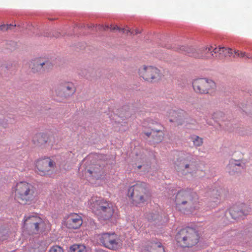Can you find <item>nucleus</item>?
<instances>
[{
	"instance_id": "6ab92c4d",
	"label": "nucleus",
	"mask_w": 252,
	"mask_h": 252,
	"mask_svg": "<svg viewBox=\"0 0 252 252\" xmlns=\"http://www.w3.org/2000/svg\"><path fill=\"white\" fill-rule=\"evenodd\" d=\"M158 125L160 127V128H152V138L153 141L157 143L161 142L164 136V127L160 124Z\"/></svg>"
},
{
	"instance_id": "f03ea898",
	"label": "nucleus",
	"mask_w": 252,
	"mask_h": 252,
	"mask_svg": "<svg viewBox=\"0 0 252 252\" xmlns=\"http://www.w3.org/2000/svg\"><path fill=\"white\" fill-rule=\"evenodd\" d=\"M176 240L182 247H191L199 241L198 232L195 229L187 227L181 229L176 235Z\"/></svg>"
},
{
	"instance_id": "9d476101",
	"label": "nucleus",
	"mask_w": 252,
	"mask_h": 252,
	"mask_svg": "<svg viewBox=\"0 0 252 252\" xmlns=\"http://www.w3.org/2000/svg\"><path fill=\"white\" fill-rule=\"evenodd\" d=\"M103 245L112 250H116L121 247V244L117 234L115 233H103L99 238Z\"/></svg>"
},
{
	"instance_id": "423d86ee",
	"label": "nucleus",
	"mask_w": 252,
	"mask_h": 252,
	"mask_svg": "<svg viewBox=\"0 0 252 252\" xmlns=\"http://www.w3.org/2000/svg\"><path fill=\"white\" fill-rule=\"evenodd\" d=\"M138 74L144 80L151 83L158 81L162 77L161 71L153 65H142L138 69Z\"/></svg>"
},
{
	"instance_id": "412c9836",
	"label": "nucleus",
	"mask_w": 252,
	"mask_h": 252,
	"mask_svg": "<svg viewBox=\"0 0 252 252\" xmlns=\"http://www.w3.org/2000/svg\"><path fill=\"white\" fill-rule=\"evenodd\" d=\"M175 209L185 215H190L195 213L197 209L194 206H175Z\"/></svg>"
},
{
	"instance_id": "f3484780",
	"label": "nucleus",
	"mask_w": 252,
	"mask_h": 252,
	"mask_svg": "<svg viewBox=\"0 0 252 252\" xmlns=\"http://www.w3.org/2000/svg\"><path fill=\"white\" fill-rule=\"evenodd\" d=\"M145 252H164V249L162 244L155 239L150 242L145 250Z\"/></svg>"
},
{
	"instance_id": "4468645a",
	"label": "nucleus",
	"mask_w": 252,
	"mask_h": 252,
	"mask_svg": "<svg viewBox=\"0 0 252 252\" xmlns=\"http://www.w3.org/2000/svg\"><path fill=\"white\" fill-rule=\"evenodd\" d=\"M185 112L181 111H176L173 109H169L166 112V115L169 119V121L175 123L178 126L182 125L184 122Z\"/></svg>"
},
{
	"instance_id": "393cba45",
	"label": "nucleus",
	"mask_w": 252,
	"mask_h": 252,
	"mask_svg": "<svg viewBox=\"0 0 252 252\" xmlns=\"http://www.w3.org/2000/svg\"><path fill=\"white\" fill-rule=\"evenodd\" d=\"M69 252H86V247L83 245L74 244L70 247Z\"/></svg>"
},
{
	"instance_id": "a878e982",
	"label": "nucleus",
	"mask_w": 252,
	"mask_h": 252,
	"mask_svg": "<svg viewBox=\"0 0 252 252\" xmlns=\"http://www.w3.org/2000/svg\"><path fill=\"white\" fill-rule=\"evenodd\" d=\"M9 236V231L4 226H0V241L6 240Z\"/></svg>"
},
{
	"instance_id": "c85d7f7f",
	"label": "nucleus",
	"mask_w": 252,
	"mask_h": 252,
	"mask_svg": "<svg viewBox=\"0 0 252 252\" xmlns=\"http://www.w3.org/2000/svg\"><path fill=\"white\" fill-rule=\"evenodd\" d=\"M49 252H63V250L61 247L56 245L51 248Z\"/></svg>"
},
{
	"instance_id": "72a5a7b5",
	"label": "nucleus",
	"mask_w": 252,
	"mask_h": 252,
	"mask_svg": "<svg viewBox=\"0 0 252 252\" xmlns=\"http://www.w3.org/2000/svg\"><path fill=\"white\" fill-rule=\"evenodd\" d=\"M144 134L148 137H149L151 136L152 137V130L150 132H144Z\"/></svg>"
},
{
	"instance_id": "bb28decb",
	"label": "nucleus",
	"mask_w": 252,
	"mask_h": 252,
	"mask_svg": "<svg viewBox=\"0 0 252 252\" xmlns=\"http://www.w3.org/2000/svg\"><path fill=\"white\" fill-rule=\"evenodd\" d=\"M190 139L193 142V144L195 147L201 146L203 143V139L202 138L195 135H193L190 137Z\"/></svg>"
},
{
	"instance_id": "aec40b11",
	"label": "nucleus",
	"mask_w": 252,
	"mask_h": 252,
	"mask_svg": "<svg viewBox=\"0 0 252 252\" xmlns=\"http://www.w3.org/2000/svg\"><path fill=\"white\" fill-rule=\"evenodd\" d=\"M98 210L100 211V214L104 220H109L110 219L114 213V209L110 206H99Z\"/></svg>"
},
{
	"instance_id": "b1692460",
	"label": "nucleus",
	"mask_w": 252,
	"mask_h": 252,
	"mask_svg": "<svg viewBox=\"0 0 252 252\" xmlns=\"http://www.w3.org/2000/svg\"><path fill=\"white\" fill-rule=\"evenodd\" d=\"M146 218L149 221L154 222L156 223L159 222L161 219V217L159 215V213L157 212L147 214Z\"/></svg>"
},
{
	"instance_id": "9b49d317",
	"label": "nucleus",
	"mask_w": 252,
	"mask_h": 252,
	"mask_svg": "<svg viewBox=\"0 0 252 252\" xmlns=\"http://www.w3.org/2000/svg\"><path fill=\"white\" fill-rule=\"evenodd\" d=\"M43 225L42 220L36 216H29L24 222L23 227L29 233L36 234L39 230L40 226Z\"/></svg>"
},
{
	"instance_id": "dca6fc26",
	"label": "nucleus",
	"mask_w": 252,
	"mask_h": 252,
	"mask_svg": "<svg viewBox=\"0 0 252 252\" xmlns=\"http://www.w3.org/2000/svg\"><path fill=\"white\" fill-rule=\"evenodd\" d=\"M246 206H232L229 209V212L232 218L236 220L243 216L247 215L249 211L243 208Z\"/></svg>"
},
{
	"instance_id": "7ed1b4c3",
	"label": "nucleus",
	"mask_w": 252,
	"mask_h": 252,
	"mask_svg": "<svg viewBox=\"0 0 252 252\" xmlns=\"http://www.w3.org/2000/svg\"><path fill=\"white\" fill-rule=\"evenodd\" d=\"M127 195L133 203H144L149 198L147 187L146 183L138 182L130 186L127 191Z\"/></svg>"
},
{
	"instance_id": "7c9ffc66",
	"label": "nucleus",
	"mask_w": 252,
	"mask_h": 252,
	"mask_svg": "<svg viewBox=\"0 0 252 252\" xmlns=\"http://www.w3.org/2000/svg\"><path fill=\"white\" fill-rule=\"evenodd\" d=\"M12 26H13L11 24L6 25H2L0 26V29L1 30H7L8 29H10L11 27H12Z\"/></svg>"
},
{
	"instance_id": "c9c22d12",
	"label": "nucleus",
	"mask_w": 252,
	"mask_h": 252,
	"mask_svg": "<svg viewBox=\"0 0 252 252\" xmlns=\"http://www.w3.org/2000/svg\"><path fill=\"white\" fill-rule=\"evenodd\" d=\"M98 28H99V29H101V28L104 29L103 26H100V25H99V26H98Z\"/></svg>"
},
{
	"instance_id": "2f4dec72",
	"label": "nucleus",
	"mask_w": 252,
	"mask_h": 252,
	"mask_svg": "<svg viewBox=\"0 0 252 252\" xmlns=\"http://www.w3.org/2000/svg\"><path fill=\"white\" fill-rule=\"evenodd\" d=\"M90 203L91 204H94V205H100V203H102L100 201L96 200L95 198H93Z\"/></svg>"
},
{
	"instance_id": "4be33fe9",
	"label": "nucleus",
	"mask_w": 252,
	"mask_h": 252,
	"mask_svg": "<svg viewBox=\"0 0 252 252\" xmlns=\"http://www.w3.org/2000/svg\"><path fill=\"white\" fill-rule=\"evenodd\" d=\"M111 31H115L116 30H118L119 32H121L123 33H125L127 34L129 33L130 34H137L138 33H141V31L138 29L131 30L128 28H120L117 26H115L114 27H112L111 26L110 28Z\"/></svg>"
},
{
	"instance_id": "c756f323",
	"label": "nucleus",
	"mask_w": 252,
	"mask_h": 252,
	"mask_svg": "<svg viewBox=\"0 0 252 252\" xmlns=\"http://www.w3.org/2000/svg\"><path fill=\"white\" fill-rule=\"evenodd\" d=\"M235 54L237 55L238 57H246L247 59H250L252 58L250 55H246L245 52H240L238 50L235 52Z\"/></svg>"
},
{
	"instance_id": "e433bc0d",
	"label": "nucleus",
	"mask_w": 252,
	"mask_h": 252,
	"mask_svg": "<svg viewBox=\"0 0 252 252\" xmlns=\"http://www.w3.org/2000/svg\"><path fill=\"white\" fill-rule=\"evenodd\" d=\"M98 252H104V251H103V250H98Z\"/></svg>"
},
{
	"instance_id": "6e6552de",
	"label": "nucleus",
	"mask_w": 252,
	"mask_h": 252,
	"mask_svg": "<svg viewBox=\"0 0 252 252\" xmlns=\"http://www.w3.org/2000/svg\"><path fill=\"white\" fill-rule=\"evenodd\" d=\"M55 167V162L49 157L39 159L36 161V172L42 176L51 175Z\"/></svg>"
},
{
	"instance_id": "ddd939ff",
	"label": "nucleus",
	"mask_w": 252,
	"mask_h": 252,
	"mask_svg": "<svg viewBox=\"0 0 252 252\" xmlns=\"http://www.w3.org/2000/svg\"><path fill=\"white\" fill-rule=\"evenodd\" d=\"M30 65L34 73L45 71L52 66L50 62L41 58L35 59L32 61Z\"/></svg>"
},
{
	"instance_id": "f8f14e48",
	"label": "nucleus",
	"mask_w": 252,
	"mask_h": 252,
	"mask_svg": "<svg viewBox=\"0 0 252 252\" xmlns=\"http://www.w3.org/2000/svg\"><path fill=\"white\" fill-rule=\"evenodd\" d=\"M32 142L35 146L42 149H51L53 147L51 138L44 133L35 134L32 137Z\"/></svg>"
},
{
	"instance_id": "1a4fd4ad",
	"label": "nucleus",
	"mask_w": 252,
	"mask_h": 252,
	"mask_svg": "<svg viewBox=\"0 0 252 252\" xmlns=\"http://www.w3.org/2000/svg\"><path fill=\"white\" fill-rule=\"evenodd\" d=\"M54 90L57 96L67 98L75 92L76 88L71 82H62L55 86Z\"/></svg>"
},
{
	"instance_id": "a211bd4d",
	"label": "nucleus",
	"mask_w": 252,
	"mask_h": 252,
	"mask_svg": "<svg viewBox=\"0 0 252 252\" xmlns=\"http://www.w3.org/2000/svg\"><path fill=\"white\" fill-rule=\"evenodd\" d=\"M82 224V220L79 216H72L67 220L66 225L69 229H76Z\"/></svg>"
},
{
	"instance_id": "5701e85b",
	"label": "nucleus",
	"mask_w": 252,
	"mask_h": 252,
	"mask_svg": "<svg viewBox=\"0 0 252 252\" xmlns=\"http://www.w3.org/2000/svg\"><path fill=\"white\" fill-rule=\"evenodd\" d=\"M88 171L93 177L98 178L101 175V167L98 164H94L91 166Z\"/></svg>"
},
{
	"instance_id": "f257e3e1",
	"label": "nucleus",
	"mask_w": 252,
	"mask_h": 252,
	"mask_svg": "<svg viewBox=\"0 0 252 252\" xmlns=\"http://www.w3.org/2000/svg\"><path fill=\"white\" fill-rule=\"evenodd\" d=\"M11 195L18 201L32 202L36 196V188L27 181H19L13 184L11 189Z\"/></svg>"
},
{
	"instance_id": "4c0bfd02",
	"label": "nucleus",
	"mask_w": 252,
	"mask_h": 252,
	"mask_svg": "<svg viewBox=\"0 0 252 252\" xmlns=\"http://www.w3.org/2000/svg\"><path fill=\"white\" fill-rule=\"evenodd\" d=\"M137 167H138V168L140 169L141 167V165H139V166H138Z\"/></svg>"
},
{
	"instance_id": "473e14b6",
	"label": "nucleus",
	"mask_w": 252,
	"mask_h": 252,
	"mask_svg": "<svg viewBox=\"0 0 252 252\" xmlns=\"http://www.w3.org/2000/svg\"><path fill=\"white\" fill-rule=\"evenodd\" d=\"M236 234H237V233L235 231H231L228 234V237H233V236H236Z\"/></svg>"
},
{
	"instance_id": "39448f33",
	"label": "nucleus",
	"mask_w": 252,
	"mask_h": 252,
	"mask_svg": "<svg viewBox=\"0 0 252 252\" xmlns=\"http://www.w3.org/2000/svg\"><path fill=\"white\" fill-rule=\"evenodd\" d=\"M231 51L232 49L230 48L226 49L220 47L217 48L216 47V45L214 46L209 45L196 50L192 53V56L195 58L211 59L214 57V54L216 53H224V54H232Z\"/></svg>"
},
{
	"instance_id": "0eeeda50",
	"label": "nucleus",
	"mask_w": 252,
	"mask_h": 252,
	"mask_svg": "<svg viewBox=\"0 0 252 252\" xmlns=\"http://www.w3.org/2000/svg\"><path fill=\"white\" fill-rule=\"evenodd\" d=\"M178 158L175 162V168L182 174L189 173L193 169V161L191 155L185 153H180Z\"/></svg>"
},
{
	"instance_id": "20e7f679",
	"label": "nucleus",
	"mask_w": 252,
	"mask_h": 252,
	"mask_svg": "<svg viewBox=\"0 0 252 252\" xmlns=\"http://www.w3.org/2000/svg\"><path fill=\"white\" fill-rule=\"evenodd\" d=\"M192 86L194 92L199 94H213L217 88L215 82L211 79L199 78L194 79Z\"/></svg>"
},
{
	"instance_id": "2eb2a0df",
	"label": "nucleus",
	"mask_w": 252,
	"mask_h": 252,
	"mask_svg": "<svg viewBox=\"0 0 252 252\" xmlns=\"http://www.w3.org/2000/svg\"><path fill=\"white\" fill-rule=\"evenodd\" d=\"M244 166L242 161L232 158L229 160L227 168L229 174L233 175L240 172L244 168Z\"/></svg>"
},
{
	"instance_id": "cd10ccee",
	"label": "nucleus",
	"mask_w": 252,
	"mask_h": 252,
	"mask_svg": "<svg viewBox=\"0 0 252 252\" xmlns=\"http://www.w3.org/2000/svg\"><path fill=\"white\" fill-rule=\"evenodd\" d=\"M188 195V193L184 190H181L179 191L176 195V199L179 202L181 201V203L182 204H185L187 203V201L183 199V200L181 199V198L184 197L185 198Z\"/></svg>"
},
{
	"instance_id": "f704fd0d",
	"label": "nucleus",
	"mask_w": 252,
	"mask_h": 252,
	"mask_svg": "<svg viewBox=\"0 0 252 252\" xmlns=\"http://www.w3.org/2000/svg\"><path fill=\"white\" fill-rule=\"evenodd\" d=\"M218 114H218V113H215V114H214V115H213V118H214V119H217V118H218L217 116H216L215 115H218Z\"/></svg>"
}]
</instances>
